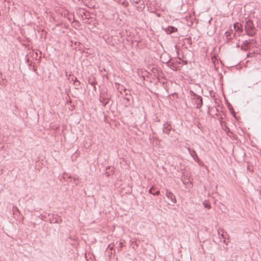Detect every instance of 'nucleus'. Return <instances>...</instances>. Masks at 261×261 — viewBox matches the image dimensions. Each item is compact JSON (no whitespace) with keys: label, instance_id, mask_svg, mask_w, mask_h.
<instances>
[{"label":"nucleus","instance_id":"nucleus-1","mask_svg":"<svg viewBox=\"0 0 261 261\" xmlns=\"http://www.w3.org/2000/svg\"><path fill=\"white\" fill-rule=\"evenodd\" d=\"M245 29L248 36L253 37L256 33V29L255 28L253 22L251 20H248L246 21Z\"/></svg>","mask_w":261,"mask_h":261},{"label":"nucleus","instance_id":"nucleus-2","mask_svg":"<svg viewBox=\"0 0 261 261\" xmlns=\"http://www.w3.org/2000/svg\"><path fill=\"white\" fill-rule=\"evenodd\" d=\"M191 94V100L194 102V106L197 109H200L203 105L202 98L192 91H190Z\"/></svg>","mask_w":261,"mask_h":261},{"label":"nucleus","instance_id":"nucleus-3","mask_svg":"<svg viewBox=\"0 0 261 261\" xmlns=\"http://www.w3.org/2000/svg\"><path fill=\"white\" fill-rule=\"evenodd\" d=\"M255 42V41L253 39L245 40L241 45V48L242 50H247L250 47V45Z\"/></svg>","mask_w":261,"mask_h":261},{"label":"nucleus","instance_id":"nucleus-4","mask_svg":"<svg viewBox=\"0 0 261 261\" xmlns=\"http://www.w3.org/2000/svg\"><path fill=\"white\" fill-rule=\"evenodd\" d=\"M165 195L168 198V199L170 200L172 204H174L176 203V200L175 196L171 192L167 190Z\"/></svg>","mask_w":261,"mask_h":261},{"label":"nucleus","instance_id":"nucleus-5","mask_svg":"<svg viewBox=\"0 0 261 261\" xmlns=\"http://www.w3.org/2000/svg\"><path fill=\"white\" fill-rule=\"evenodd\" d=\"M171 129H172V126H171V124L168 122H166V123H164L163 125V133L164 134L169 135Z\"/></svg>","mask_w":261,"mask_h":261},{"label":"nucleus","instance_id":"nucleus-6","mask_svg":"<svg viewBox=\"0 0 261 261\" xmlns=\"http://www.w3.org/2000/svg\"><path fill=\"white\" fill-rule=\"evenodd\" d=\"M189 153L191 155L193 158V159L197 161V162L199 163L200 161L198 158V156L194 150L189 149Z\"/></svg>","mask_w":261,"mask_h":261},{"label":"nucleus","instance_id":"nucleus-7","mask_svg":"<svg viewBox=\"0 0 261 261\" xmlns=\"http://www.w3.org/2000/svg\"><path fill=\"white\" fill-rule=\"evenodd\" d=\"M165 31L167 34H170L172 33L177 32V29L172 26H168L167 28L165 29Z\"/></svg>","mask_w":261,"mask_h":261},{"label":"nucleus","instance_id":"nucleus-8","mask_svg":"<svg viewBox=\"0 0 261 261\" xmlns=\"http://www.w3.org/2000/svg\"><path fill=\"white\" fill-rule=\"evenodd\" d=\"M234 29L236 31L239 32H241L243 30L242 25L239 22L234 24Z\"/></svg>","mask_w":261,"mask_h":261},{"label":"nucleus","instance_id":"nucleus-9","mask_svg":"<svg viewBox=\"0 0 261 261\" xmlns=\"http://www.w3.org/2000/svg\"><path fill=\"white\" fill-rule=\"evenodd\" d=\"M149 193L153 195H159L160 194V192L159 190H155V189L154 188V187H152L149 190Z\"/></svg>","mask_w":261,"mask_h":261},{"label":"nucleus","instance_id":"nucleus-10","mask_svg":"<svg viewBox=\"0 0 261 261\" xmlns=\"http://www.w3.org/2000/svg\"><path fill=\"white\" fill-rule=\"evenodd\" d=\"M99 100H100V102L102 103V104L103 106H106L108 103L109 99L105 98L102 96H100V98H99Z\"/></svg>","mask_w":261,"mask_h":261},{"label":"nucleus","instance_id":"nucleus-11","mask_svg":"<svg viewBox=\"0 0 261 261\" xmlns=\"http://www.w3.org/2000/svg\"><path fill=\"white\" fill-rule=\"evenodd\" d=\"M74 85L76 89H79L81 88L80 82L76 77L75 78Z\"/></svg>","mask_w":261,"mask_h":261},{"label":"nucleus","instance_id":"nucleus-12","mask_svg":"<svg viewBox=\"0 0 261 261\" xmlns=\"http://www.w3.org/2000/svg\"><path fill=\"white\" fill-rule=\"evenodd\" d=\"M225 36L227 40L232 39V31H227L225 32Z\"/></svg>","mask_w":261,"mask_h":261},{"label":"nucleus","instance_id":"nucleus-13","mask_svg":"<svg viewBox=\"0 0 261 261\" xmlns=\"http://www.w3.org/2000/svg\"><path fill=\"white\" fill-rule=\"evenodd\" d=\"M182 181L183 184L185 185H187L189 182H190V184H191V182L189 181V179L188 178L187 179L186 177H185L184 178L182 177Z\"/></svg>","mask_w":261,"mask_h":261},{"label":"nucleus","instance_id":"nucleus-14","mask_svg":"<svg viewBox=\"0 0 261 261\" xmlns=\"http://www.w3.org/2000/svg\"><path fill=\"white\" fill-rule=\"evenodd\" d=\"M203 205H204V207L206 208L210 209L211 208L210 204L206 202H203Z\"/></svg>","mask_w":261,"mask_h":261},{"label":"nucleus","instance_id":"nucleus-15","mask_svg":"<svg viewBox=\"0 0 261 261\" xmlns=\"http://www.w3.org/2000/svg\"><path fill=\"white\" fill-rule=\"evenodd\" d=\"M230 106L231 107V109H230V108H229V109H230V111L231 112V113H234V110H233V108H232V106H231V105H230Z\"/></svg>","mask_w":261,"mask_h":261},{"label":"nucleus","instance_id":"nucleus-16","mask_svg":"<svg viewBox=\"0 0 261 261\" xmlns=\"http://www.w3.org/2000/svg\"><path fill=\"white\" fill-rule=\"evenodd\" d=\"M67 175H67V174H66V173H64V174H63V178H64V179H65V178L66 177V176H67Z\"/></svg>","mask_w":261,"mask_h":261},{"label":"nucleus","instance_id":"nucleus-17","mask_svg":"<svg viewBox=\"0 0 261 261\" xmlns=\"http://www.w3.org/2000/svg\"><path fill=\"white\" fill-rule=\"evenodd\" d=\"M248 170L251 171V168L249 167H248Z\"/></svg>","mask_w":261,"mask_h":261},{"label":"nucleus","instance_id":"nucleus-18","mask_svg":"<svg viewBox=\"0 0 261 261\" xmlns=\"http://www.w3.org/2000/svg\"><path fill=\"white\" fill-rule=\"evenodd\" d=\"M221 236H222V237L223 238H224V234H221Z\"/></svg>","mask_w":261,"mask_h":261},{"label":"nucleus","instance_id":"nucleus-19","mask_svg":"<svg viewBox=\"0 0 261 261\" xmlns=\"http://www.w3.org/2000/svg\"><path fill=\"white\" fill-rule=\"evenodd\" d=\"M13 208H14V207ZM17 210V211L18 210L17 209V207H15V210Z\"/></svg>","mask_w":261,"mask_h":261},{"label":"nucleus","instance_id":"nucleus-20","mask_svg":"<svg viewBox=\"0 0 261 261\" xmlns=\"http://www.w3.org/2000/svg\"><path fill=\"white\" fill-rule=\"evenodd\" d=\"M184 63L187 64V61L184 62Z\"/></svg>","mask_w":261,"mask_h":261},{"label":"nucleus","instance_id":"nucleus-21","mask_svg":"<svg viewBox=\"0 0 261 261\" xmlns=\"http://www.w3.org/2000/svg\"><path fill=\"white\" fill-rule=\"evenodd\" d=\"M184 63L187 64V61L184 62Z\"/></svg>","mask_w":261,"mask_h":261},{"label":"nucleus","instance_id":"nucleus-22","mask_svg":"<svg viewBox=\"0 0 261 261\" xmlns=\"http://www.w3.org/2000/svg\"><path fill=\"white\" fill-rule=\"evenodd\" d=\"M237 47H240V45L238 44Z\"/></svg>","mask_w":261,"mask_h":261}]
</instances>
